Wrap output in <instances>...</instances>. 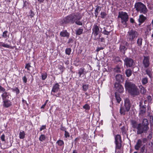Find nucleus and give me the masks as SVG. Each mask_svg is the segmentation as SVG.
Instances as JSON below:
<instances>
[{"label": "nucleus", "mask_w": 153, "mask_h": 153, "mask_svg": "<svg viewBox=\"0 0 153 153\" xmlns=\"http://www.w3.org/2000/svg\"><path fill=\"white\" fill-rule=\"evenodd\" d=\"M15 91H16V93L17 94H18L19 93V89L17 88H16L15 89Z\"/></svg>", "instance_id": "5fc2aeb1"}, {"label": "nucleus", "mask_w": 153, "mask_h": 153, "mask_svg": "<svg viewBox=\"0 0 153 153\" xmlns=\"http://www.w3.org/2000/svg\"><path fill=\"white\" fill-rule=\"evenodd\" d=\"M70 33L66 30H64L60 32V35L61 37H66L68 38L69 37Z\"/></svg>", "instance_id": "2eb2a0df"}, {"label": "nucleus", "mask_w": 153, "mask_h": 153, "mask_svg": "<svg viewBox=\"0 0 153 153\" xmlns=\"http://www.w3.org/2000/svg\"><path fill=\"white\" fill-rule=\"evenodd\" d=\"M97 39V38H96V37H95V38H94L95 39Z\"/></svg>", "instance_id": "774afa93"}, {"label": "nucleus", "mask_w": 153, "mask_h": 153, "mask_svg": "<svg viewBox=\"0 0 153 153\" xmlns=\"http://www.w3.org/2000/svg\"><path fill=\"white\" fill-rule=\"evenodd\" d=\"M25 133L23 131H20L19 134V137L20 139H23L24 138L25 136Z\"/></svg>", "instance_id": "412c9836"}, {"label": "nucleus", "mask_w": 153, "mask_h": 153, "mask_svg": "<svg viewBox=\"0 0 153 153\" xmlns=\"http://www.w3.org/2000/svg\"><path fill=\"white\" fill-rule=\"evenodd\" d=\"M81 15L79 13H75L67 16L65 18V21L67 22L74 23L77 20L81 19Z\"/></svg>", "instance_id": "f257e3e1"}, {"label": "nucleus", "mask_w": 153, "mask_h": 153, "mask_svg": "<svg viewBox=\"0 0 153 153\" xmlns=\"http://www.w3.org/2000/svg\"><path fill=\"white\" fill-rule=\"evenodd\" d=\"M65 136L66 138L69 137L70 136V134L69 133L67 132L66 131H65Z\"/></svg>", "instance_id": "a19ab883"}, {"label": "nucleus", "mask_w": 153, "mask_h": 153, "mask_svg": "<svg viewBox=\"0 0 153 153\" xmlns=\"http://www.w3.org/2000/svg\"><path fill=\"white\" fill-rule=\"evenodd\" d=\"M59 88V85L57 84H56L55 85L53 86V89L51 92V94L52 95H54L52 93L53 92L54 93L56 92L58 90Z\"/></svg>", "instance_id": "f3484780"}, {"label": "nucleus", "mask_w": 153, "mask_h": 153, "mask_svg": "<svg viewBox=\"0 0 153 153\" xmlns=\"http://www.w3.org/2000/svg\"><path fill=\"white\" fill-rule=\"evenodd\" d=\"M142 125L144 126L147 127L148 128V126L149 125V123L147 120L146 119H144L143 120Z\"/></svg>", "instance_id": "4be33fe9"}, {"label": "nucleus", "mask_w": 153, "mask_h": 153, "mask_svg": "<svg viewBox=\"0 0 153 153\" xmlns=\"http://www.w3.org/2000/svg\"><path fill=\"white\" fill-rule=\"evenodd\" d=\"M84 69L83 68H81L79 70L78 73L79 74V77H80L84 73Z\"/></svg>", "instance_id": "c85d7f7f"}, {"label": "nucleus", "mask_w": 153, "mask_h": 153, "mask_svg": "<svg viewBox=\"0 0 153 153\" xmlns=\"http://www.w3.org/2000/svg\"><path fill=\"white\" fill-rule=\"evenodd\" d=\"M146 73L147 74V75H148L150 77H151V76L152 75V74L151 72L150 71H146Z\"/></svg>", "instance_id": "8fccbe9b"}, {"label": "nucleus", "mask_w": 153, "mask_h": 153, "mask_svg": "<svg viewBox=\"0 0 153 153\" xmlns=\"http://www.w3.org/2000/svg\"><path fill=\"white\" fill-rule=\"evenodd\" d=\"M30 67V64H28L26 65L25 66V68L27 69V70H29V68Z\"/></svg>", "instance_id": "603ef678"}, {"label": "nucleus", "mask_w": 153, "mask_h": 153, "mask_svg": "<svg viewBox=\"0 0 153 153\" xmlns=\"http://www.w3.org/2000/svg\"><path fill=\"white\" fill-rule=\"evenodd\" d=\"M146 18L142 15H140L139 16V18L138 19V21L139 23V25H140L142 23H143L146 19Z\"/></svg>", "instance_id": "a211bd4d"}, {"label": "nucleus", "mask_w": 153, "mask_h": 153, "mask_svg": "<svg viewBox=\"0 0 153 153\" xmlns=\"http://www.w3.org/2000/svg\"><path fill=\"white\" fill-rule=\"evenodd\" d=\"M129 93L132 96L135 97L138 95L140 94V92L137 87L135 85Z\"/></svg>", "instance_id": "9d476101"}, {"label": "nucleus", "mask_w": 153, "mask_h": 153, "mask_svg": "<svg viewBox=\"0 0 153 153\" xmlns=\"http://www.w3.org/2000/svg\"><path fill=\"white\" fill-rule=\"evenodd\" d=\"M135 85L129 81H126L125 87L126 90L129 92L134 87Z\"/></svg>", "instance_id": "1a4fd4ad"}, {"label": "nucleus", "mask_w": 153, "mask_h": 153, "mask_svg": "<svg viewBox=\"0 0 153 153\" xmlns=\"http://www.w3.org/2000/svg\"><path fill=\"white\" fill-rule=\"evenodd\" d=\"M3 105L5 107L7 108L11 105V103L10 101L8 100H3Z\"/></svg>", "instance_id": "dca6fc26"}, {"label": "nucleus", "mask_w": 153, "mask_h": 153, "mask_svg": "<svg viewBox=\"0 0 153 153\" xmlns=\"http://www.w3.org/2000/svg\"><path fill=\"white\" fill-rule=\"evenodd\" d=\"M23 82L25 83H26L27 82V79L25 76H24L23 78Z\"/></svg>", "instance_id": "864d4df0"}, {"label": "nucleus", "mask_w": 153, "mask_h": 153, "mask_svg": "<svg viewBox=\"0 0 153 153\" xmlns=\"http://www.w3.org/2000/svg\"><path fill=\"white\" fill-rule=\"evenodd\" d=\"M100 31V29L98 27L97 25H94L93 29V33L95 36L98 35Z\"/></svg>", "instance_id": "ddd939ff"}, {"label": "nucleus", "mask_w": 153, "mask_h": 153, "mask_svg": "<svg viewBox=\"0 0 153 153\" xmlns=\"http://www.w3.org/2000/svg\"><path fill=\"white\" fill-rule=\"evenodd\" d=\"M149 57H144L143 60V64L145 67H147L149 65Z\"/></svg>", "instance_id": "4468645a"}, {"label": "nucleus", "mask_w": 153, "mask_h": 153, "mask_svg": "<svg viewBox=\"0 0 153 153\" xmlns=\"http://www.w3.org/2000/svg\"><path fill=\"white\" fill-rule=\"evenodd\" d=\"M100 10L101 8L99 6H97V7L96 9L95 10V14L96 17H97V15H98V13L100 11Z\"/></svg>", "instance_id": "5701e85b"}, {"label": "nucleus", "mask_w": 153, "mask_h": 153, "mask_svg": "<svg viewBox=\"0 0 153 153\" xmlns=\"http://www.w3.org/2000/svg\"><path fill=\"white\" fill-rule=\"evenodd\" d=\"M5 135L4 134H2L1 137V140L3 141H5Z\"/></svg>", "instance_id": "de8ad7c7"}, {"label": "nucleus", "mask_w": 153, "mask_h": 153, "mask_svg": "<svg viewBox=\"0 0 153 153\" xmlns=\"http://www.w3.org/2000/svg\"><path fill=\"white\" fill-rule=\"evenodd\" d=\"M0 45L1 46L6 48H9L10 47V46L9 45L7 44H5L2 42H0Z\"/></svg>", "instance_id": "2f4dec72"}, {"label": "nucleus", "mask_w": 153, "mask_h": 153, "mask_svg": "<svg viewBox=\"0 0 153 153\" xmlns=\"http://www.w3.org/2000/svg\"><path fill=\"white\" fill-rule=\"evenodd\" d=\"M48 101V100H46L45 104H46L47 103Z\"/></svg>", "instance_id": "0e129e2a"}, {"label": "nucleus", "mask_w": 153, "mask_h": 153, "mask_svg": "<svg viewBox=\"0 0 153 153\" xmlns=\"http://www.w3.org/2000/svg\"><path fill=\"white\" fill-rule=\"evenodd\" d=\"M103 33L104 34L108 35L110 33V32L107 31L105 30L103 32Z\"/></svg>", "instance_id": "09e8293b"}, {"label": "nucleus", "mask_w": 153, "mask_h": 153, "mask_svg": "<svg viewBox=\"0 0 153 153\" xmlns=\"http://www.w3.org/2000/svg\"><path fill=\"white\" fill-rule=\"evenodd\" d=\"M116 71H117V72H120V69L119 68H117V70H116Z\"/></svg>", "instance_id": "680f3d73"}, {"label": "nucleus", "mask_w": 153, "mask_h": 153, "mask_svg": "<svg viewBox=\"0 0 153 153\" xmlns=\"http://www.w3.org/2000/svg\"><path fill=\"white\" fill-rule=\"evenodd\" d=\"M83 30L82 29L79 28L76 32V34L77 35H79L81 34L83 32Z\"/></svg>", "instance_id": "bb28decb"}, {"label": "nucleus", "mask_w": 153, "mask_h": 153, "mask_svg": "<svg viewBox=\"0 0 153 153\" xmlns=\"http://www.w3.org/2000/svg\"><path fill=\"white\" fill-rule=\"evenodd\" d=\"M138 36L137 32L133 30L129 31L127 35V39L131 41H133L134 39L136 38Z\"/></svg>", "instance_id": "39448f33"}, {"label": "nucleus", "mask_w": 153, "mask_h": 153, "mask_svg": "<svg viewBox=\"0 0 153 153\" xmlns=\"http://www.w3.org/2000/svg\"><path fill=\"white\" fill-rule=\"evenodd\" d=\"M45 136L43 134H42L40 136L39 139L40 141H43L45 140Z\"/></svg>", "instance_id": "cd10ccee"}, {"label": "nucleus", "mask_w": 153, "mask_h": 153, "mask_svg": "<svg viewBox=\"0 0 153 153\" xmlns=\"http://www.w3.org/2000/svg\"><path fill=\"white\" fill-rule=\"evenodd\" d=\"M146 100L145 101H144V103H146Z\"/></svg>", "instance_id": "69168bd1"}, {"label": "nucleus", "mask_w": 153, "mask_h": 153, "mask_svg": "<svg viewBox=\"0 0 153 153\" xmlns=\"http://www.w3.org/2000/svg\"><path fill=\"white\" fill-rule=\"evenodd\" d=\"M134 7L137 11L140 12L141 13H145L147 11L146 6L140 2L135 3Z\"/></svg>", "instance_id": "7ed1b4c3"}, {"label": "nucleus", "mask_w": 153, "mask_h": 153, "mask_svg": "<svg viewBox=\"0 0 153 153\" xmlns=\"http://www.w3.org/2000/svg\"><path fill=\"white\" fill-rule=\"evenodd\" d=\"M44 0H38V1L40 3L43 2Z\"/></svg>", "instance_id": "052dcab7"}, {"label": "nucleus", "mask_w": 153, "mask_h": 153, "mask_svg": "<svg viewBox=\"0 0 153 153\" xmlns=\"http://www.w3.org/2000/svg\"><path fill=\"white\" fill-rule=\"evenodd\" d=\"M115 97L118 102L119 103L121 101V99L120 97L115 94Z\"/></svg>", "instance_id": "58836bf2"}, {"label": "nucleus", "mask_w": 153, "mask_h": 153, "mask_svg": "<svg viewBox=\"0 0 153 153\" xmlns=\"http://www.w3.org/2000/svg\"><path fill=\"white\" fill-rule=\"evenodd\" d=\"M5 91V89L0 85V92L3 93Z\"/></svg>", "instance_id": "a18cd8bd"}, {"label": "nucleus", "mask_w": 153, "mask_h": 153, "mask_svg": "<svg viewBox=\"0 0 153 153\" xmlns=\"http://www.w3.org/2000/svg\"><path fill=\"white\" fill-rule=\"evenodd\" d=\"M104 40V39L103 38H100L99 39V41L101 42H103Z\"/></svg>", "instance_id": "13d9d810"}, {"label": "nucleus", "mask_w": 153, "mask_h": 153, "mask_svg": "<svg viewBox=\"0 0 153 153\" xmlns=\"http://www.w3.org/2000/svg\"><path fill=\"white\" fill-rule=\"evenodd\" d=\"M147 99L148 100V102L149 103H151V101L152 100V97H151L150 96H147Z\"/></svg>", "instance_id": "49530a36"}, {"label": "nucleus", "mask_w": 153, "mask_h": 153, "mask_svg": "<svg viewBox=\"0 0 153 153\" xmlns=\"http://www.w3.org/2000/svg\"><path fill=\"white\" fill-rule=\"evenodd\" d=\"M83 108L87 110H89L90 108V107L88 105L85 104L83 106Z\"/></svg>", "instance_id": "ea45409f"}, {"label": "nucleus", "mask_w": 153, "mask_h": 153, "mask_svg": "<svg viewBox=\"0 0 153 153\" xmlns=\"http://www.w3.org/2000/svg\"><path fill=\"white\" fill-rule=\"evenodd\" d=\"M120 49L121 51H125L126 50L127 48L125 46L123 45H121L120 47Z\"/></svg>", "instance_id": "79ce46f5"}, {"label": "nucleus", "mask_w": 153, "mask_h": 153, "mask_svg": "<svg viewBox=\"0 0 153 153\" xmlns=\"http://www.w3.org/2000/svg\"><path fill=\"white\" fill-rule=\"evenodd\" d=\"M142 84L143 85L146 84L148 82V79L147 78L145 77L142 79Z\"/></svg>", "instance_id": "c756f323"}, {"label": "nucleus", "mask_w": 153, "mask_h": 153, "mask_svg": "<svg viewBox=\"0 0 153 153\" xmlns=\"http://www.w3.org/2000/svg\"><path fill=\"white\" fill-rule=\"evenodd\" d=\"M46 127V126L45 125L42 126L40 128V131H42V130L45 129Z\"/></svg>", "instance_id": "3c124183"}, {"label": "nucleus", "mask_w": 153, "mask_h": 153, "mask_svg": "<svg viewBox=\"0 0 153 153\" xmlns=\"http://www.w3.org/2000/svg\"><path fill=\"white\" fill-rule=\"evenodd\" d=\"M125 109L122 107H121L120 109V113L121 114H125L126 111H128L130 109L131 104L130 101L128 99H126L125 101Z\"/></svg>", "instance_id": "20e7f679"}, {"label": "nucleus", "mask_w": 153, "mask_h": 153, "mask_svg": "<svg viewBox=\"0 0 153 153\" xmlns=\"http://www.w3.org/2000/svg\"><path fill=\"white\" fill-rule=\"evenodd\" d=\"M132 126L134 128L137 127L138 126V124L135 121H132L131 122Z\"/></svg>", "instance_id": "473e14b6"}, {"label": "nucleus", "mask_w": 153, "mask_h": 153, "mask_svg": "<svg viewBox=\"0 0 153 153\" xmlns=\"http://www.w3.org/2000/svg\"><path fill=\"white\" fill-rule=\"evenodd\" d=\"M152 37H153V34H152Z\"/></svg>", "instance_id": "338daca9"}, {"label": "nucleus", "mask_w": 153, "mask_h": 153, "mask_svg": "<svg viewBox=\"0 0 153 153\" xmlns=\"http://www.w3.org/2000/svg\"><path fill=\"white\" fill-rule=\"evenodd\" d=\"M106 15V13L104 12H101V17L102 18H104L105 17Z\"/></svg>", "instance_id": "4c0bfd02"}, {"label": "nucleus", "mask_w": 153, "mask_h": 153, "mask_svg": "<svg viewBox=\"0 0 153 153\" xmlns=\"http://www.w3.org/2000/svg\"><path fill=\"white\" fill-rule=\"evenodd\" d=\"M148 129V128L146 126H144L141 124H139L137 127V134H140L144 132H145Z\"/></svg>", "instance_id": "423d86ee"}, {"label": "nucleus", "mask_w": 153, "mask_h": 153, "mask_svg": "<svg viewBox=\"0 0 153 153\" xmlns=\"http://www.w3.org/2000/svg\"><path fill=\"white\" fill-rule=\"evenodd\" d=\"M46 104H43L41 107V108H44L45 107V105H46Z\"/></svg>", "instance_id": "bf43d9fd"}, {"label": "nucleus", "mask_w": 153, "mask_h": 153, "mask_svg": "<svg viewBox=\"0 0 153 153\" xmlns=\"http://www.w3.org/2000/svg\"><path fill=\"white\" fill-rule=\"evenodd\" d=\"M71 51V50L70 48H68L65 50V53L69 55Z\"/></svg>", "instance_id": "c9c22d12"}, {"label": "nucleus", "mask_w": 153, "mask_h": 153, "mask_svg": "<svg viewBox=\"0 0 153 153\" xmlns=\"http://www.w3.org/2000/svg\"><path fill=\"white\" fill-rule=\"evenodd\" d=\"M115 143L116 144V149H119L121 147V138L119 135H117L115 137Z\"/></svg>", "instance_id": "6e6552de"}, {"label": "nucleus", "mask_w": 153, "mask_h": 153, "mask_svg": "<svg viewBox=\"0 0 153 153\" xmlns=\"http://www.w3.org/2000/svg\"><path fill=\"white\" fill-rule=\"evenodd\" d=\"M126 74L127 77H129L131 76L132 74V72L130 70L128 69L126 70Z\"/></svg>", "instance_id": "a878e982"}, {"label": "nucleus", "mask_w": 153, "mask_h": 153, "mask_svg": "<svg viewBox=\"0 0 153 153\" xmlns=\"http://www.w3.org/2000/svg\"><path fill=\"white\" fill-rule=\"evenodd\" d=\"M130 21L131 23H133L134 22V20L133 18H131L130 19Z\"/></svg>", "instance_id": "4d7b16f0"}, {"label": "nucleus", "mask_w": 153, "mask_h": 153, "mask_svg": "<svg viewBox=\"0 0 153 153\" xmlns=\"http://www.w3.org/2000/svg\"><path fill=\"white\" fill-rule=\"evenodd\" d=\"M9 94L7 92H4L1 95L3 100H7V99L9 98Z\"/></svg>", "instance_id": "6ab92c4d"}, {"label": "nucleus", "mask_w": 153, "mask_h": 153, "mask_svg": "<svg viewBox=\"0 0 153 153\" xmlns=\"http://www.w3.org/2000/svg\"><path fill=\"white\" fill-rule=\"evenodd\" d=\"M124 65H126L127 67H131L134 64V61L131 59L126 57L124 59Z\"/></svg>", "instance_id": "9b49d317"}, {"label": "nucleus", "mask_w": 153, "mask_h": 153, "mask_svg": "<svg viewBox=\"0 0 153 153\" xmlns=\"http://www.w3.org/2000/svg\"><path fill=\"white\" fill-rule=\"evenodd\" d=\"M146 112V107L144 106L140 107L139 111V115H143Z\"/></svg>", "instance_id": "aec40b11"}, {"label": "nucleus", "mask_w": 153, "mask_h": 153, "mask_svg": "<svg viewBox=\"0 0 153 153\" xmlns=\"http://www.w3.org/2000/svg\"><path fill=\"white\" fill-rule=\"evenodd\" d=\"M114 87L116 90L120 93L123 92L124 90V88L119 82H116L114 84Z\"/></svg>", "instance_id": "f8f14e48"}, {"label": "nucleus", "mask_w": 153, "mask_h": 153, "mask_svg": "<svg viewBox=\"0 0 153 153\" xmlns=\"http://www.w3.org/2000/svg\"><path fill=\"white\" fill-rule=\"evenodd\" d=\"M103 49V48H97V51H99L101 50H102Z\"/></svg>", "instance_id": "6e6d98bb"}, {"label": "nucleus", "mask_w": 153, "mask_h": 153, "mask_svg": "<svg viewBox=\"0 0 153 153\" xmlns=\"http://www.w3.org/2000/svg\"><path fill=\"white\" fill-rule=\"evenodd\" d=\"M72 153H77L76 150H74L73 151Z\"/></svg>", "instance_id": "e2e57ef3"}, {"label": "nucleus", "mask_w": 153, "mask_h": 153, "mask_svg": "<svg viewBox=\"0 0 153 153\" xmlns=\"http://www.w3.org/2000/svg\"><path fill=\"white\" fill-rule=\"evenodd\" d=\"M57 143L59 146H62L64 145V142L63 140H59L56 142Z\"/></svg>", "instance_id": "7c9ffc66"}, {"label": "nucleus", "mask_w": 153, "mask_h": 153, "mask_svg": "<svg viewBox=\"0 0 153 153\" xmlns=\"http://www.w3.org/2000/svg\"><path fill=\"white\" fill-rule=\"evenodd\" d=\"M142 39L141 38H139L137 41V43L139 46H140L142 45Z\"/></svg>", "instance_id": "b1692460"}, {"label": "nucleus", "mask_w": 153, "mask_h": 153, "mask_svg": "<svg viewBox=\"0 0 153 153\" xmlns=\"http://www.w3.org/2000/svg\"><path fill=\"white\" fill-rule=\"evenodd\" d=\"M116 80L118 82H120L121 81V80L122 79V76L120 74H117L116 75Z\"/></svg>", "instance_id": "393cba45"}, {"label": "nucleus", "mask_w": 153, "mask_h": 153, "mask_svg": "<svg viewBox=\"0 0 153 153\" xmlns=\"http://www.w3.org/2000/svg\"><path fill=\"white\" fill-rule=\"evenodd\" d=\"M140 89L141 92L143 94H145L146 92V90H145V88L141 86H140Z\"/></svg>", "instance_id": "72a5a7b5"}, {"label": "nucleus", "mask_w": 153, "mask_h": 153, "mask_svg": "<svg viewBox=\"0 0 153 153\" xmlns=\"http://www.w3.org/2000/svg\"><path fill=\"white\" fill-rule=\"evenodd\" d=\"M75 22L78 25H82V22L79 21V20H77Z\"/></svg>", "instance_id": "c03bdc74"}, {"label": "nucleus", "mask_w": 153, "mask_h": 153, "mask_svg": "<svg viewBox=\"0 0 153 153\" xmlns=\"http://www.w3.org/2000/svg\"><path fill=\"white\" fill-rule=\"evenodd\" d=\"M83 89L84 91H85L88 89V85H83L82 86Z\"/></svg>", "instance_id": "37998d69"}, {"label": "nucleus", "mask_w": 153, "mask_h": 153, "mask_svg": "<svg viewBox=\"0 0 153 153\" xmlns=\"http://www.w3.org/2000/svg\"><path fill=\"white\" fill-rule=\"evenodd\" d=\"M146 140V139L145 138L138 139L134 146L135 149L136 150H138Z\"/></svg>", "instance_id": "0eeeda50"}, {"label": "nucleus", "mask_w": 153, "mask_h": 153, "mask_svg": "<svg viewBox=\"0 0 153 153\" xmlns=\"http://www.w3.org/2000/svg\"><path fill=\"white\" fill-rule=\"evenodd\" d=\"M118 17L119 19H120L121 22L125 25V26H126V22L128 19V15L127 13L126 12H119L118 13Z\"/></svg>", "instance_id": "f03ea898"}, {"label": "nucleus", "mask_w": 153, "mask_h": 153, "mask_svg": "<svg viewBox=\"0 0 153 153\" xmlns=\"http://www.w3.org/2000/svg\"><path fill=\"white\" fill-rule=\"evenodd\" d=\"M8 32L7 30L5 31L3 33L2 37L3 38H6L7 36Z\"/></svg>", "instance_id": "f704fd0d"}, {"label": "nucleus", "mask_w": 153, "mask_h": 153, "mask_svg": "<svg viewBox=\"0 0 153 153\" xmlns=\"http://www.w3.org/2000/svg\"><path fill=\"white\" fill-rule=\"evenodd\" d=\"M47 76V74L46 73L43 74L42 75V79L43 80L45 79Z\"/></svg>", "instance_id": "e433bc0d"}]
</instances>
